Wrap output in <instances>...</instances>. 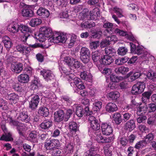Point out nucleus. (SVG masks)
Returning a JSON list of instances; mask_svg holds the SVG:
<instances>
[{"label": "nucleus", "mask_w": 156, "mask_h": 156, "mask_svg": "<svg viewBox=\"0 0 156 156\" xmlns=\"http://www.w3.org/2000/svg\"><path fill=\"white\" fill-rule=\"evenodd\" d=\"M54 43H66L68 44V47L71 48L73 47L77 40V36L74 34H68L66 33L60 34L57 37L53 38Z\"/></svg>", "instance_id": "1"}, {"label": "nucleus", "mask_w": 156, "mask_h": 156, "mask_svg": "<svg viewBox=\"0 0 156 156\" xmlns=\"http://www.w3.org/2000/svg\"><path fill=\"white\" fill-rule=\"evenodd\" d=\"M44 46L42 44L38 43H36L34 44H29L28 46H24L22 44H19L16 46L17 50L23 54L27 55L29 54L31 51V48H44Z\"/></svg>", "instance_id": "2"}, {"label": "nucleus", "mask_w": 156, "mask_h": 156, "mask_svg": "<svg viewBox=\"0 0 156 156\" xmlns=\"http://www.w3.org/2000/svg\"><path fill=\"white\" fill-rule=\"evenodd\" d=\"M69 78L70 85L73 87H77L79 89H83L85 87L83 82L80 78L75 77L73 74L69 76Z\"/></svg>", "instance_id": "3"}, {"label": "nucleus", "mask_w": 156, "mask_h": 156, "mask_svg": "<svg viewBox=\"0 0 156 156\" xmlns=\"http://www.w3.org/2000/svg\"><path fill=\"white\" fill-rule=\"evenodd\" d=\"M146 85L143 82H138L132 87L131 90L133 94L137 95L141 94L144 90Z\"/></svg>", "instance_id": "4"}, {"label": "nucleus", "mask_w": 156, "mask_h": 156, "mask_svg": "<svg viewBox=\"0 0 156 156\" xmlns=\"http://www.w3.org/2000/svg\"><path fill=\"white\" fill-rule=\"evenodd\" d=\"M88 122L90 128L94 131H98L100 129V121L93 115H90L88 118Z\"/></svg>", "instance_id": "5"}, {"label": "nucleus", "mask_w": 156, "mask_h": 156, "mask_svg": "<svg viewBox=\"0 0 156 156\" xmlns=\"http://www.w3.org/2000/svg\"><path fill=\"white\" fill-rule=\"evenodd\" d=\"M76 113L78 117H81L84 114L86 115H90L93 114V112L90 110L88 106L85 107L84 110L83 108L81 106H77L76 108Z\"/></svg>", "instance_id": "6"}, {"label": "nucleus", "mask_w": 156, "mask_h": 156, "mask_svg": "<svg viewBox=\"0 0 156 156\" xmlns=\"http://www.w3.org/2000/svg\"><path fill=\"white\" fill-rule=\"evenodd\" d=\"M101 128L103 135L109 136L112 133L113 129L110 123H102L101 125Z\"/></svg>", "instance_id": "7"}, {"label": "nucleus", "mask_w": 156, "mask_h": 156, "mask_svg": "<svg viewBox=\"0 0 156 156\" xmlns=\"http://www.w3.org/2000/svg\"><path fill=\"white\" fill-rule=\"evenodd\" d=\"M40 73L47 82L51 81L54 79L55 76L53 72L50 70L43 69L41 70Z\"/></svg>", "instance_id": "8"}, {"label": "nucleus", "mask_w": 156, "mask_h": 156, "mask_svg": "<svg viewBox=\"0 0 156 156\" xmlns=\"http://www.w3.org/2000/svg\"><path fill=\"white\" fill-rule=\"evenodd\" d=\"M40 101L39 96L37 94L33 95L29 101V107L31 110L36 109Z\"/></svg>", "instance_id": "9"}, {"label": "nucleus", "mask_w": 156, "mask_h": 156, "mask_svg": "<svg viewBox=\"0 0 156 156\" xmlns=\"http://www.w3.org/2000/svg\"><path fill=\"white\" fill-rule=\"evenodd\" d=\"M58 143L57 139H47L44 143V146L47 150H51L57 146Z\"/></svg>", "instance_id": "10"}, {"label": "nucleus", "mask_w": 156, "mask_h": 156, "mask_svg": "<svg viewBox=\"0 0 156 156\" xmlns=\"http://www.w3.org/2000/svg\"><path fill=\"white\" fill-rule=\"evenodd\" d=\"M17 119L19 120L28 123L30 120V117L28 116L26 109H24L21 111Z\"/></svg>", "instance_id": "11"}, {"label": "nucleus", "mask_w": 156, "mask_h": 156, "mask_svg": "<svg viewBox=\"0 0 156 156\" xmlns=\"http://www.w3.org/2000/svg\"><path fill=\"white\" fill-rule=\"evenodd\" d=\"M40 30L41 32H42L44 34L45 37H46L49 38H52L53 42H54L53 38L56 36L53 35V33L51 28L47 27H43L40 28Z\"/></svg>", "instance_id": "12"}, {"label": "nucleus", "mask_w": 156, "mask_h": 156, "mask_svg": "<svg viewBox=\"0 0 156 156\" xmlns=\"http://www.w3.org/2000/svg\"><path fill=\"white\" fill-rule=\"evenodd\" d=\"M11 69L12 71L16 73H19L23 69V64L21 62L16 63L13 62L11 66Z\"/></svg>", "instance_id": "13"}, {"label": "nucleus", "mask_w": 156, "mask_h": 156, "mask_svg": "<svg viewBox=\"0 0 156 156\" xmlns=\"http://www.w3.org/2000/svg\"><path fill=\"white\" fill-rule=\"evenodd\" d=\"M114 139L113 137H103L101 134H98L96 137V140L99 143H108L113 142Z\"/></svg>", "instance_id": "14"}, {"label": "nucleus", "mask_w": 156, "mask_h": 156, "mask_svg": "<svg viewBox=\"0 0 156 156\" xmlns=\"http://www.w3.org/2000/svg\"><path fill=\"white\" fill-rule=\"evenodd\" d=\"M114 61L113 58L108 55H104L101 56L99 60L101 64L107 66L109 65Z\"/></svg>", "instance_id": "15"}, {"label": "nucleus", "mask_w": 156, "mask_h": 156, "mask_svg": "<svg viewBox=\"0 0 156 156\" xmlns=\"http://www.w3.org/2000/svg\"><path fill=\"white\" fill-rule=\"evenodd\" d=\"M38 133L35 130L30 131L27 137V140L34 143H37V136H38Z\"/></svg>", "instance_id": "16"}, {"label": "nucleus", "mask_w": 156, "mask_h": 156, "mask_svg": "<svg viewBox=\"0 0 156 156\" xmlns=\"http://www.w3.org/2000/svg\"><path fill=\"white\" fill-rule=\"evenodd\" d=\"M37 14L42 18H46L49 16L50 12L49 10L45 8L40 7L37 11Z\"/></svg>", "instance_id": "17"}, {"label": "nucleus", "mask_w": 156, "mask_h": 156, "mask_svg": "<svg viewBox=\"0 0 156 156\" xmlns=\"http://www.w3.org/2000/svg\"><path fill=\"white\" fill-rule=\"evenodd\" d=\"M84 156H101V155L98 154L97 148L94 146H92L85 152Z\"/></svg>", "instance_id": "18"}, {"label": "nucleus", "mask_w": 156, "mask_h": 156, "mask_svg": "<svg viewBox=\"0 0 156 156\" xmlns=\"http://www.w3.org/2000/svg\"><path fill=\"white\" fill-rule=\"evenodd\" d=\"M54 120L55 122H60L62 121L65 118L64 112L63 110H59L55 112Z\"/></svg>", "instance_id": "19"}, {"label": "nucleus", "mask_w": 156, "mask_h": 156, "mask_svg": "<svg viewBox=\"0 0 156 156\" xmlns=\"http://www.w3.org/2000/svg\"><path fill=\"white\" fill-rule=\"evenodd\" d=\"M53 125V122L51 120L47 119L44 120L40 125L41 129L44 130H48Z\"/></svg>", "instance_id": "20"}, {"label": "nucleus", "mask_w": 156, "mask_h": 156, "mask_svg": "<svg viewBox=\"0 0 156 156\" xmlns=\"http://www.w3.org/2000/svg\"><path fill=\"white\" fill-rule=\"evenodd\" d=\"M22 16L24 17H32L34 15L33 11L30 8H23L21 10Z\"/></svg>", "instance_id": "21"}, {"label": "nucleus", "mask_w": 156, "mask_h": 156, "mask_svg": "<svg viewBox=\"0 0 156 156\" xmlns=\"http://www.w3.org/2000/svg\"><path fill=\"white\" fill-rule=\"evenodd\" d=\"M19 27L20 25L18 23L13 22L8 26L7 29L9 32L15 34L19 31Z\"/></svg>", "instance_id": "22"}, {"label": "nucleus", "mask_w": 156, "mask_h": 156, "mask_svg": "<svg viewBox=\"0 0 156 156\" xmlns=\"http://www.w3.org/2000/svg\"><path fill=\"white\" fill-rule=\"evenodd\" d=\"M106 111L109 113L116 112L118 109L116 105L113 102H109L107 104L105 107Z\"/></svg>", "instance_id": "23"}, {"label": "nucleus", "mask_w": 156, "mask_h": 156, "mask_svg": "<svg viewBox=\"0 0 156 156\" xmlns=\"http://www.w3.org/2000/svg\"><path fill=\"white\" fill-rule=\"evenodd\" d=\"M113 120L114 123L116 125H118L121 123L123 122V119L121 115L119 112H115L112 115Z\"/></svg>", "instance_id": "24"}, {"label": "nucleus", "mask_w": 156, "mask_h": 156, "mask_svg": "<svg viewBox=\"0 0 156 156\" xmlns=\"http://www.w3.org/2000/svg\"><path fill=\"white\" fill-rule=\"evenodd\" d=\"M79 125L75 122L71 121L69 123V130L73 133H76L79 130Z\"/></svg>", "instance_id": "25"}, {"label": "nucleus", "mask_w": 156, "mask_h": 156, "mask_svg": "<svg viewBox=\"0 0 156 156\" xmlns=\"http://www.w3.org/2000/svg\"><path fill=\"white\" fill-rule=\"evenodd\" d=\"M6 98L11 102L15 104L19 100V96L17 94L14 93L8 94L6 96Z\"/></svg>", "instance_id": "26"}, {"label": "nucleus", "mask_w": 156, "mask_h": 156, "mask_svg": "<svg viewBox=\"0 0 156 156\" xmlns=\"http://www.w3.org/2000/svg\"><path fill=\"white\" fill-rule=\"evenodd\" d=\"M2 41L6 50H9L12 45V43L11 39L7 36H5L3 38Z\"/></svg>", "instance_id": "27"}, {"label": "nucleus", "mask_w": 156, "mask_h": 156, "mask_svg": "<svg viewBox=\"0 0 156 156\" xmlns=\"http://www.w3.org/2000/svg\"><path fill=\"white\" fill-rule=\"evenodd\" d=\"M111 144H107L103 147V150L105 156H112V148Z\"/></svg>", "instance_id": "28"}, {"label": "nucleus", "mask_w": 156, "mask_h": 156, "mask_svg": "<svg viewBox=\"0 0 156 156\" xmlns=\"http://www.w3.org/2000/svg\"><path fill=\"white\" fill-rule=\"evenodd\" d=\"M126 128L129 131L133 130L136 127L135 121L133 119H130L126 122L125 124Z\"/></svg>", "instance_id": "29"}, {"label": "nucleus", "mask_w": 156, "mask_h": 156, "mask_svg": "<svg viewBox=\"0 0 156 156\" xmlns=\"http://www.w3.org/2000/svg\"><path fill=\"white\" fill-rule=\"evenodd\" d=\"M18 80L22 83H27L29 80V75L27 74H22L18 76Z\"/></svg>", "instance_id": "30"}, {"label": "nucleus", "mask_w": 156, "mask_h": 156, "mask_svg": "<svg viewBox=\"0 0 156 156\" xmlns=\"http://www.w3.org/2000/svg\"><path fill=\"white\" fill-rule=\"evenodd\" d=\"M38 113L39 115L44 117H47L49 114L48 109L44 106H41L39 108Z\"/></svg>", "instance_id": "31"}, {"label": "nucleus", "mask_w": 156, "mask_h": 156, "mask_svg": "<svg viewBox=\"0 0 156 156\" xmlns=\"http://www.w3.org/2000/svg\"><path fill=\"white\" fill-rule=\"evenodd\" d=\"M114 32L117 35L122 36H125V37L127 38L133 39V38H134L132 37L129 36L127 34L126 32L120 30L118 28L116 29L115 30Z\"/></svg>", "instance_id": "32"}, {"label": "nucleus", "mask_w": 156, "mask_h": 156, "mask_svg": "<svg viewBox=\"0 0 156 156\" xmlns=\"http://www.w3.org/2000/svg\"><path fill=\"white\" fill-rule=\"evenodd\" d=\"M129 68L124 66L116 68L115 69V73L118 74H125L129 71Z\"/></svg>", "instance_id": "33"}, {"label": "nucleus", "mask_w": 156, "mask_h": 156, "mask_svg": "<svg viewBox=\"0 0 156 156\" xmlns=\"http://www.w3.org/2000/svg\"><path fill=\"white\" fill-rule=\"evenodd\" d=\"M93 110L94 112H98L102 108V103L98 100H95L93 104Z\"/></svg>", "instance_id": "34"}, {"label": "nucleus", "mask_w": 156, "mask_h": 156, "mask_svg": "<svg viewBox=\"0 0 156 156\" xmlns=\"http://www.w3.org/2000/svg\"><path fill=\"white\" fill-rule=\"evenodd\" d=\"M20 30L23 34H29L30 35L32 32V30L30 28L23 25H20Z\"/></svg>", "instance_id": "35"}, {"label": "nucleus", "mask_w": 156, "mask_h": 156, "mask_svg": "<svg viewBox=\"0 0 156 156\" xmlns=\"http://www.w3.org/2000/svg\"><path fill=\"white\" fill-rule=\"evenodd\" d=\"M120 96L119 92L117 91L110 92L108 94V98L113 100H116Z\"/></svg>", "instance_id": "36"}, {"label": "nucleus", "mask_w": 156, "mask_h": 156, "mask_svg": "<svg viewBox=\"0 0 156 156\" xmlns=\"http://www.w3.org/2000/svg\"><path fill=\"white\" fill-rule=\"evenodd\" d=\"M103 26L104 28H106V30L108 33H110V32H112L113 30V24L108 21L104 23Z\"/></svg>", "instance_id": "37"}, {"label": "nucleus", "mask_w": 156, "mask_h": 156, "mask_svg": "<svg viewBox=\"0 0 156 156\" xmlns=\"http://www.w3.org/2000/svg\"><path fill=\"white\" fill-rule=\"evenodd\" d=\"M147 144V143L146 140H143L136 143L134 147L136 149L140 150L141 148L145 147Z\"/></svg>", "instance_id": "38"}, {"label": "nucleus", "mask_w": 156, "mask_h": 156, "mask_svg": "<svg viewBox=\"0 0 156 156\" xmlns=\"http://www.w3.org/2000/svg\"><path fill=\"white\" fill-rule=\"evenodd\" d=\"M147 106L146 105L144 106H139L137 112L138 115L143 116L146 113L147 110Z\"/></svg>", "instance_id": "39"}, {"label": "nucleus", "mask_w": 156, "mask_h": 156, "mask_svg": "<svg viewBox=\"0 0 156 156\" xmlns=\"http://www.w3.org/2000/svg\"><path fill=\"white\" fill-rule=\"evenodd\" d=\"M42 22L41 19L38 18L32 19L29 23V24L32 27H34L40 24Z\"/></svg>", "instance_id": "40"}, {"label": "nucleus", "mask_w": 156, "mask_h": 156, "mask_svg": "<svg viewBox=\"0 0 156 156\" xmlns=\"http://www.w3.org/2000/svg\"><path fill=\"white\" fill-rule=\"evenodd\" d=\"M105 52L107 55L111 56L112 57L114 56L116 53L115 50L111 47L106 48H105Z\"/></svg>", "instance_id": "41"}, {"label": "nucleus", "mask_w": 156, "mask_h": 156, "mask_svg": "<svg viewBox=\"0 0 156 156\" xmlns=\"http://www.w3.org/2000/svg\"><path fill=\"white\" fill-rule=\"evenodd\" d=\"M61 99L64 103L68 106L71 105L72 103V100L69 96L67 95L62 96L61 98Z\"/></svg>", "instance_id": "42"}, {"label": "nucleus", "mask_w": 156, "mask_h": 156, "mask_svg": "<svg viewBox=\"0 0 156 156\" xmlns=\"http://www.w3.org/2000/svg\"><path fill=\"white\" fill-rule=\"evenodd\" d=\"M122 115L123 122H125L129 121V120L132 119H131L133 117L132 114L127 112L123 113Z\"/></svg>", "instance_id": "43"}, {"label": "nucleus", "mask_w": 156, "mask_h": 156, "mask_svg": "<svg viewBox=\"0 0 156 156\" xmlns=\"http://www.w3.org/2000/svg\"><path fill=\"white\" fill-rule=\"evenodd\" d=\"M12 88L15 91L18 92H21L23 90L22 85L18 83H14L12 86Z\"/></svg>", "instance_id": "44"}, {"label": "nucleus", "mask_w": 156, "mask_h": 156, "mask_svg": "<svg viewBox=\"0 0 156 156\" xmlns=\"http://www.w3.org/2000/svg\"><path fill=\"white\" fill-rule=\"evenodd\" d=\"M16 129L20 136H24L23 131L26 130V126L23 123H21L16 127Z\"/></svg>", "instance_id": "45"}, {"label": "nucleus", "mask_w": 156, "mask_h": 156, "mask_svg": "<svg viewBox=\"0 0 156 156\" xmlns=\"http://www.w3.org/2000/svg\"><path fill=\"white\" fill-rule=\"evenodd\" d=\"M66 150V152L67 154L71 153L73 152L74 146L71 143L67 144L64 147Z\"/></svg>", "instance_id": "46"}, {"label": "nucleus", "mask_w": 156, "mask_h": 156, "mask_svg": "<svg viewBox=\"0 0 156 156\" xmlns=\"http://www.w3.org/2000/svg\"><path fill=\"white\" fill-rule=\"evenodd\" d=\"M110 79L112 82L115 83L119 82L122 80L123 78L121 76H119L112 74L110 76Z\"/></svg>", "instance_id": "47"}, {"label": "nucleus", "mask_w": 156, "mask_h": 156, "mask_svg": "<svg viewBox=\"0 0 156 156\" xmlns=\"http://www.w3.org/2000/svg\"><path fill=\"white\" fill-rule=\"evenodd\" d=\"M45 35L42 32L40 31V29H39V33L38 35L35 34V38L38 40L40 42H43L45 40Z\"/></svg>", "instance_id": "48"}, {"label": "nucleus", "mask_w": 156, "mask_h": 156, "mask_svg": "<svg viewBox=\"0 0 156 156\" xmlns=\"http://www.w3.org/2000/svg\"><path fill=\"white\" fill-rule=\"evenodd\" d=\"M11 134L10 133H8L7 135H5L3 134L0 138V140L6 141H13V138L11 137Z\"/></svg>", "instance_id": "49"}, {"label": "nucleus", "mask_w": 156, "mask_h": 156, "mask_svg": "<svg viewBox=\"0 0 156 156\" xmlns=\"http://www.w3.org/2000/svg\"><path fill=\"white\" fill-rule=\"evenodd\" d=\"M133 73H129L127 74V76H130V78L132 81H133L138 79L140 78V73L139 72H136L133 73Z\"/></svg>", "instance_id": "50"}, {"label": "nucleus", "mask_w": 156, "mask_h": 156, "mask_svg": "<svg viewBox=\"0 0 156 156\" xmlns=\"http://www.w3.org/2000/svg\"><path fill=\"white\" fill-rule=\"evenodd\" d=\"M92 58L94 62H97L100 58V53L98 51H95L92 53Z\"/></svg>", "instance_id": "51"}, {"label": "nucleus", "mask_w": 156, "mask_h": 156, "mask_svg": "<svg viewBox=\"0 0 156 156\" xmlns=\"http://www.w3.org/2000/svg\"><path fill=\"white\" fill-rule=\"evenodd\" d=\"M102 31L101 30H95L92 31V36L93 38H100L102 35Z\"/></svg>", "instance_id": "52"}, {"label": "nucleus", "mask_w": 156, "mask_h": 156, "mask_svg": "<svg viewBox=\"0 0 156 156\" xmlns=\"http://www.w3.org/2000/svg\"><path fill=\"white\" fill-rule=\"evenodd\" d=\"M85 55H90V51L88 48L83 47L81 48L80 51V56Z\"/></svg>", "instance_id": "53"}, {"label": "nucleus", "mask_w": 156, "mask_h": 156, "mask_svg": "<svg viewBox=\"0 0 156 156\" xmlns=\"http://www.w3.org/2000/svg\"><path fill=\"white\" fill-rule=\"evenodd\" d=\"M127 51V49L124 47H119L117 50L118 54L121 55H126Z\"/></svg>", "instance_id": "54"}, {"label": "nucleus", "mask_w": 156, "mask_h": 156, "mask_svg": "<svg viewBox=\"0 0 156 156\" xmlns=\"http://www.w3.org/2000/svg\"><path fill=\"white\" fill-rule=\"evenodd\" d=\"M73 112L74 111L70 109L66 110L64 118V120L65 121H67L68 120L71 116L73 113Z\"/></svg>", "instance_id": "55"}, {"label": "nucleus", "mask_w": 156, "mask_h": 156, "mask_svg": "<svg viewBox=\"0 0 156 156\" xmlns=\"http://www.w3.org/2000/svg\"><path fill=\"white\" fill-rule=\"evenodd\" d=\"M114 11L119 17L121 18L124 16L123 15V11L122 9L117 7H115L114 8Z\"/></svg>", "instance_id": "56"}, {"label": "nucleus", "mask_w": 156, "mask_h": 156, "mask_svg": "<svg viewBox=\"0 0 156 156\" xmlns=\"http://www.w3.org/2000/svg\"><path fill=\"white\" fill-rule=\"evenodd\" d=\"M119 141L120 144L124 147L126 146L128 144H129L127 138L125 136L119 138Z\"/></svg>", "instance_id": "57"}, {"label": "nucleus", "mask_w": 156, "mask_h": 156, "mask_svg": "<svg viewBox=\"0 0 156 156\" xmlns=\"http://www.w3.org/2000/svg\"><path fill=\"white\" fill-rule=\"evenodd\" d=\"M80 63L79 61L74 58L70 67L75 69L78 68L80 67Z\"/></svg>", "instance_id": "58"}, {"label": "nucleus", "mask_w": 156, "mask_h": 156, "mask_svg": "<svg viewBox=\"0 0 156 156\" xmlns=\"http://www.w3.org/2000/svg\"><path fill=\"white\" fill-rule=\"evenodd\" d=\"M99 15V11L95 12L93 11L90 12V18L92 20H96L97 19Z\"/></svg>", "instance_id": "59"}, {"label": "nucleus", "mask_w": 156, "mask_h": 156, "mask_svg": "<svg viewBox=\"0 0 156 156\" xmlns=\"http://www.w3.org/2000/svg\"><path fill=\"white\" fill-rule=\"evenodd\" d=\"M147 110L149 112H154L156 110V105L154 104L150 103L147 106Z\"/></svg>", "instance_id": "60"}, {"label": "nucleus", "mask_w": 156, "mask_h": 156, "mask_svg": "<svg viewBox=\"0 0 156 156\" xmlns=\"http://www.w3.org/2000/svg\"><path fill=\"white\" fill-rule=\"evenodd\" d=\"M136 138V136L133 134H131L129 136H128L127 138L129 144H130L132 145Z\"/></svg>", "instance_id": "61"}, {"label": "nucleus", "mask_w": 156, "mask_h": 156, "mask_svg": "<svg viewBox=\"0 0 156 156\" xmlns=\"http://www.w3.org/2000/svg\"><path fill=\"white\" fill-rule=\"evenodd\" d=\"M81 25L82 27H83L84 26V27L85 28H90L92 27H94L95 26V24L94 22L92 21L90 23H85L84 24L82 23L81 24Z\"/></svg>", "instance_id": "62"}, {"label": "nucleus", "mask_w": 156, "mask_h": 156, "mask_svg": "<svg viewBox=\"0 0 156 156\" xmlns=\"http://www.w3.org/2000/svg\"><path fill=\"white\" fill-rule=\"evenodd\" d=\"M81 60L84 63H87L90 61V55H85L84 56H80Z\"/></svg>", "instance_id": "63"}, {"label": "nucleus", "mask_w": 156, "mask_h": 156, "mask_svg": "<svg viewBox=\"0 0 156 156\" xmlns=\"http://www.w3.org/2000/svg\"><path fill=\"white\" fill-rule=\"evenodd\" d=\"M99 45V41H96L92 42L90 44V48L92 49H95Z\"/></svg>", "instance_id": "64"}]
</instances>
